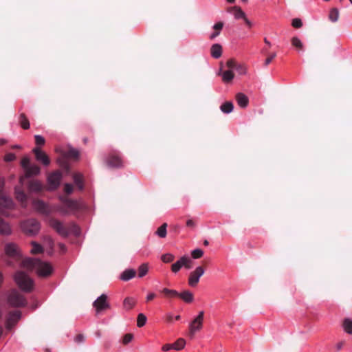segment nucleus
<instances>
[{"label": "nucleus", "instance_id": "obj_1", "mask_svg": "<svg viewBox=\"0 0 352 352\" xmlns=\"http://www.w3.org/2000/svg\"><path fill=\"white\" fill-rule=\"evenodd\" d=\"M56 152H58V151L56 150ZM79 155L78 151L73 148H69L67 151L60 150L56 159L60 170H56L51 176H63V174H71V166L69 160L77 161Z\"/></svg>", "mask_w": 352, "mask_h": 352}, {"label": "nucleus", "instance_id": "obj_2", "mask_svg": "<svg viewBox=\"0 0 352 352\" xmlns=\"http://www.w3.org/2000/svg\"><path fill=\"white\" fill-rule=\"evenodd\" d=\"M22 264L28 270H34L41 277L49 276L53 272V267L49 263L43 262L38 258H25L23 261Z\"/></svg>", "mask_w": 352, "mask_h": 352}, {"label": "nucleus", "instance_id": "obj_3", "mask_svg": "<svg viewBox=\"0 0 352 352\" xmlns=\"http://www.w3.org/2000/svg\"><path fill=\"white\" fill-rule=\"evenodd\" d=\"M60 200L61 204L58 206L57 210L63 214L78 211L82 207V204L80 201L70 199L66 196L60 197Z\"/></svg>", "mask_w": 352, "mask_h": 352}, {"label": "nucleus", "instance_id": "obj_4", "mask_svg": "<svg viewBox=\"0 0 352 352\" xmlns=\"http://www.w3.org/2000/svg\"><path fill=\"white\" fill-rule=\"evenodd\" d=\"M20 165L25 173V176H36L41 173V167L32 162L28 156L21 158Z\"/></svg>", "mask_w": 352, "mask_h": 352}, {"label": "nucleus", "instance_id": "obj_5", "mask_svg": "<svg viewBox=\"0 0 352 352\" xmlns=\"http://www.w3.org/2000/svg\"><path fill=\"white\" fill-rule=\"evenodd\" d=\"M14 280L19 288L25 292H30L33 289L32 280L23 272H16Z\"/></svg>", "mask_w": 352, "mask_h": 352}, {"label": "nucleus", "instance_id": "obj_6", "mask_svg": "<svg viewBox=\"0 0 352 352\" xmlns=\"http://www.w3.org/2000/svg\"><path fill=\"white\" fill-rule=\"evenodd\" d=\"M8 302L12 307H25L28 302L26 298L17 290H12L8 296Z\"/></svg>", "mask_w": 352, "mask_h": 352}, {"label": "nucleus", "instance_id": "obj_7", "mask_svg": "<svg viewBox=\"0 0 352 352\" xmlns=\"http://www.w3.org/2000/svg\"><path fill=\"white\" fill-rule=\"evenodd\" d=\"M21 228L25 234L34 235L37 234L40 230V223L36 219H28L22 223Z\"/></svg>", "mask_w": 352, "mask_h": 352}, {"label": "nucleus", "instance_id": "obj_8", "mask_svg": "<svg viewBox=\"0 0 352 352\" xmlns=\"http://www.w3.org/2000/svg\"><path fill=\"white\" fill-rule=\"evenodd\" d=\"M4 186V181L3 177H0V212L4 214L5 209H10L13 206V201L12 199L6 197L1 192Z\"/></svg>", "mask_w": 352, "mask_h": 352}, {"label": "nucleus", "instance_id": "obj_9", "mask_svg": "<svg viewBox=\"0 0 352 352\" xmlns=\"http://www.w3.org/2000/svg\"><path fill=\"white\" fill-rule=\"evenodd\" d=\"M6 254L12 258L19 260L21 257L20 249L14 243H8L4 248Z\"/></svg>", "mask_w": 352, "mask_h": 352}, {"label": "nucleus", "instance_id": "obj_10", "mask_svg": "<svg viewBox=\"0 0 352 352\" xmlns=\"http://www.w3.org/2000/svg\"><path fill=\"white\" fill-rule=\"evenodd\" d=\"M205 272L204 267L203 266H198L195 270L191 272L188 277V285L190 287H196L199 282V278Z\"/></svg>", "mask_w": 352, "mask_h": 352}, {"label": "nucleus", "instance_id": "obj_11", "mask_svg": "<svg viewBox=\"0 0 352 352\" xmlns=\"http://www.w3.org/2000/svg\"><path fill=\"white\" fill-rule=\"evenodd\" d=\"M204 316V312L203 311H200L198 316L190 322L189 326L190 337L192 338L197 331L201 329L203 327Z\"/></svg>", "mask_w": 352, "mask_h": 352}, {"label": "nucleus", "instance_id": "obj_12", "mask_svg": "<svg viewBox=\"0 0 352 352\" xmlns=\"http://www.w3.org/2000/svg\"><path fill=\"white\" fill-rule=\"evenodd\" d=\"M19 182L21 186L26 184L30 192H40L43 189V185L37 180H28L30 177H19Z\"/></svg>", "mask_w": 352, "mask_h": 352}, {"label": "nucleus", "instance_id": "obj_13", "mask_svg": "<svg viewBox=\"0 0 352 352\" xmlns=\"http://www.w3.org/2000/svg\"><path fill=\"white\" fill-rule=\"evenodd\" d=\"M106 164L111 168H121L123 166V160L121 156L116 153H110L106 158Z\"/></svg>", "mask_w": 352, "mask_h": 352}, {"label": "nucleus", "instance_id": "obj_14", "mask_svg": "<svg viewBox=\"0 0 352 352\" xmlns=\"http://www.w3.org/2000/svg\"><path fill=\"white\" fill-rule=\"evenodd\" d=\"M50 226L54 228L60 235L66 237L69 234V228L64 225L60 221L56 219H52L50 221Z\"/></svg>", "mask_w": 352, "mask_h": 352}, {"label": "nucleus", "instance_id": "obj_15", "mask_svg": "<svg viewBox=\"0 0 352 352\" xmlns=\"http://www.w3.org/2000/svg\"><path fill=\"white\" fill-rule=\"evenodd\" d=\"M32 153L34 154L35 160L43 166H48L50 164L51 161L49 156L40 148H34Z\"/></svg>", "mask_w": 352, "mask_h": 352}, {"label": "nucleus", "instance_id": "obj_16", "mask_svg": "<svg viewBox=\"0 0 352 352\" xmlns=\"http://www.w3.org/2000/svg\"><path fill=\"white\" fill-rule=\"evenodd\" d=\"M93 307L96 309L97 314H99L102 311L110 308V305L107 302V296L106 294H102L99 296L93 303Z\"/></svg>", "mask_w": 352, "mask_h": 352}, {"label": "nucleus", "instance_id": "obj_17", "mask_svg": "<svg viewBox=\"0 0 352 352\" xmlns=\"http://www.w3.org/2000/svg\"><path fill=\"white\" fill-rule=\"evenodd\" d=\"M21 316V312L20 311L16 310L10 311L8 314L6 320V329L8 330H11L17 323V322L20 320Z\"/></svg>", "mask_w": 352, "mask_h": 352}, {"label": "nucleus", "instance_id": "obj_18", "mask_svg": "<svg viewBox=\"0 0 352 352\" xmlns=\"http://www.w3.org/2000/svg\"><path fill=\"white\" fill-rule=\"evenodd\" d=\"M34 208L41 213L48 214L50 212L48 206L41 200H34L33 201Z\"/></svg>", "mask_w": 352, "mask_h": 352}, {"label": "nucleus", "instance_id": "obj_19", "mask_svg": "<svg viewBox=\"0 0 352 352\" xmlns=\"http://www.w3.org/2000/svg\"><path fill=\"white\" fill-rule=\"evenodd\" d=\"M15 195L16 199L25 207L26 206L27 196L21 186H16L15 188Z\"/></svg>", "mask_w": 352, "mask_h": 352}, {"label": "nucleus", "instance_id": "obj_20", "mask_svg": "<svg viewBox=\"0 0 352 352\" xmlns=\"http://www.w3.org/2000/svg\"><path fill=\"white\" fill-rule=\"evenodd\" d=\"M12 234V228L10 224L0 218V234L8 236Z\"/></svg>", "mask_w": 352, "mask_h": 352}, {"label": "nucleus", "instance_id": "obj_21", "mask_svg": "<svg viewBox=\"0 0 352 352\" xmlns=\"http://www.w3.org/2000/svg\"><path fill=\"white\" fill-rule=\"evenodd\" d=\"M178 298H181L186 303H190L194 300L193 294L189 290H184L181 293H179Z\"/></svg>", "mask_w": 352, "mask_h": 352}, {"label": "nucleus", "instance_id": "obj_22", "mask_svg": "<svg viewBox=\"0 0 352 352\" xmlns=\"http://www.w3.org/2000/svg\"><path fill=\"white\" fill-rule=\"evenodd\" d=\"M236 100L238 104L242 108L246 107L249 102L248 97L242 93H239L236 95Z\"/></svg>", "mask_w": 352, "mask_h": 352}, {"label": "nucleus", "instance_id": "obj_23", "mask_svg": "<svg viewBox=\"0 0 352 352\" xmlns=\"http://www.w3.org/2000/svg\"><path fill=\"white\" fill-rule=\"evenodd\" d=\"M210 53L213 58H219L222 54V47L219 44H214L210 48Z\"/></svg>", "mask_w": 352, "mask_h": 352}, {"label": "nucleus", "instance_id": "obj_24", "mask_svg": "<svg viewBox=\"0 0 352 352\" xmlns=\"http://www.w3.org/2000/svg\"><path fill=\"white\" fill-rule=\"evenodd\" d=\"M136 271L133 269H128L124 270L121 274V279L124 281H128L135 277Z\"/></svg>", "mask_w": 352, "mask_h": 352}, {"label": "nucleus", "instance_id": "obj_25", "mask_svg": "<svg viewBox=\"0 0 352 352\" xmlns=\"http://www.w3.org/2000/svg\"><path fill=\"white\" fill-rule=\"evenodd\" d=\"M60 178L61 177H47L48 188L51 190L57 188L60 183Z\"/></svg>", "mask_w": 352, "mask_h": 352}, {"label": "nucleus", "instance_id": "obj_26", "mask_svg": "<svg viewBox=\"0 0 352 352\" xmlns=\"http://www.w3.org/2000/svg\"><path fill=\"white\" fill-rule=\"evenodd\" d=\"M185 260H186L185 258V256H182L180 258L179 260H178L177 262H175V263H173L172 265H171V270L173 273H177L178 272L181 268L182 267H184V264H185Z\"/></svg>", "mask_w": 352, "mask_h": 352}, {"label": "nucleus", "instance_id": "obj_27", "mask_svg": "<svg viewBox=\"0 0 352 352\" xmlns=\"http://www.w3.org/2000/svg\"><path fill=\"white\" fill-rule=\"evenodd\" d=\"M223 28V23L219 21L215 23L213 26L214 32L210 36V39L212 40L220 34L221 30Z\"/></svg>", "mask_w": 352, "mask_h": 352}, {"label": "nucleus", "instance_id": "obj_28", "mask_svg": "<svg viewBox=\"0 0 352 352\" xmlns=\"http://www.w3.org/2000/svg\"><path fill=\"white\" fill-rule=\"evenodd\" d=\"M162 293L168 298H173L179 296V292L175 289L164 288L162 290Z\"/></svg>", "mask_w": 352, "mask_h": 352}, {"label": "nucleus", "instance_id": "obj_29", "mask_svg": "<svg viewBox=\"0 0 352 352\" xmlns=\"http://www.w3.org/2000/svg\"><path fill=\"white\" fill-rule=\"evenodd\" d=\"M233 108H234L233 104L230 101L225 102L220 107V109L224 113H229L232 112L233 110Z\"/></svg>", "mask_w": 352, "mask_h": 352}, {"label": "nucleus", "instance_id": "obj_30", "mask_svg": "<svg viewBox=\"0 0 352 352\" xmlns=\"http://www.w3.org/2000/svg\"><path fill=\"white\" fill-rule=\"evenodd\" d=\"M234 77L232 70H226L222 73V80L224 82H230Z\"/></svg>", "mask_w": 352, "mask_h": 352}, {"label": "nucleus", "instance_id": "obj_31", "mask_svg": "<svg viewBox=\"0 0 352 352\" xmlns=\"http://www.w3.org/2000/svg\"><path fill=\"white\" fill-rule=\"evenodd\" d=\"M19 123L23 129L30 128V122L25 113H21L19 116Z\"/></svg>", "mask_w": 352, "mask_h": 352}, {"label": "nucleus", "instance_id": "obj_32", "mask_svg": "<svg viewBox=\"0 0 352 352\" xmlns=\"http://www.w3.org/2000/svg\"><path fill=\"white\" fill-rule=\"evenodd\" d=\"M342 327L346 333L352 334V320L350 318H345L343 320Z\"/></svg>", "mask_w": 352, "mask_h": 352}, {"label": "nucleus", "instance_id": "obj_33", "mask_svg": "<svg viewBox=\"0 0 352 352\" xmlns=\"http://www.w3.org/2000/svg\"><path fill=\"white\" fill-rule=\"evenodd\" d=\"M167 223H163L160 227H159L156 231V234L160 238H165L167 234L166 232Z\"/></svg>", "mask_w": 352, "mask_h": 352}, {"label": "nucleus", "instance_id": "obj_34", "mask_svg": "<svg viewBox=\"0 0 352 352\" xmlns=\"http://www.w3.org/2000/svg\"><path fill=\"white\" fill-rule=\"evenodd\" d=\"M136 301L133 298L127 297L124 300V307L126 309H131L135 305Z\"/></svg>", "mask_w": 352, "mask_h": 352}, {"label": "nucleus", "instance_id": "obj_35", "mask_svg": "<svg viewBox=\"0 0 352 352\" xmlns=\"http://www.w3.org/2000/svg\"><path fill=\"white\" fill-rule=\"evenodd\" d=\"M339 18V11L337 8H332L329 12V19L332 22H336Z\"/></svg>", "mask_w": 352, "mask_h": 352}, {"label": "nucleus", "instance_id": "obj_36", "mask_svg": "<svg viewBox=\"0 0 352 352\" xmlns=\"http://www.w3.org/2000/svg\"><path fill=\"white\" fill-rule=\"evenodd\" d=\"M148 271V266L147 263L142 264L138 268V276L140 278L144 277Z\"/></svg>", "mask_w": 352, "mask_h": 352}, {"label": "nucleus", "instance_id": "obj_37", "mask_svg": "<svg viewBox=\"0 0 352 352\" xmlns=\"http://www.w3.org/2000/svg\"><path fill=\"white\" fill-rule=\"evenodd\" d=\"M186 344V341L183 338H179L175 343L173 344V349L175 350H181L184 348Z\"/></svg>", "mask_w": 352, "mask_h": 352}, {"label": "nucleus", "instance_id": "obj_38", "mask_svg": "<svg viewBox=\"0 0 352 352\" xmlns=\"http://www.w3.org/2000/svg\"><path fill=\"white\" fill-rule=\"evenodd\" d=\"M291 41L292 45L296 47L298 50H302L303 49L302 43L298 37H293Z\"/></svg>", "mask_w": 352, "mask_h": 352}, {"label": "nucleus", "instance_id": "obj_39", "mask_svg": "<svg viewBox=\"0 0 352 352\" xmlns=\"http://www.w3.org/2000/svg\"><path fill=\"white\" fill-rule=\"evenodd\" d=\"M146 322V317L143 314H139L137 318V326L138 327H143Z\"/></svg>", "mask_w": 352, "mask_h": 352}, {"label": "nucleus", "instance_id": "obj_40", "mask_svg": "<svg viewBox=\"0 0 352 352\" xmlns=\"http://www.w3.org/2000/svg\"><path fill=\"white\" fill-rule=\"evenodd\" d=\"M162 261L164 263H170L173 262L175 259V256L173 254L170 253L164 254L161 257Z\"/></svg>", "mask_w": 352, "mask_h": 352}, {"label": "nucleus", "instance_id": "obj_41", "mask_svg": "<svg viewBox=\"0 0 352 352\" xmlns=\"http://www.w3.org/2000/svg\"><path fill=\"white\" fill-rule=\"evenodd\" d=\"M32 248L31 250V252L32 254H38L41 253L43 251V248L36 242H32Z\"/></svg>", "mask_w": 352, "mask_h": 352}, {"label": "nucleus", "instance_id": "obj_42", "mask_svg": "<svg viewBox=\"0 0 352 352\" xmlns=\"http://www.w3.org/2000/svg\"><path fill=\"white\" fill-rule=\"evenodd\" d=\"M234 16L236 19L245 18V14L239 7H235V11L234 12Z\"/></svg>", "mask_w": 352, "mask_h": 352}, {"label": "nucleus", "instance_id": "obj_43", "mask_svg": "<svg viewBox=\"0 0 352 352\" xmlns=\"http://www.w3.org/2000/svg\"><path fill=\"white\" fill-rule=\"evenodd\" d=\"M75 185L79 190H82L84 187L83 177H74Z\"/></svg>", "mask_w": 352, "mask_h": 352}, {"label": "nucleus", "instance_id": "obj_44", "mask_svg": "<svg viewBox=\"0 0 352 352\" xmlns=\"http://www.w3.org/2000/svg\"><path fill=\"white\" fill-rule=\"evenodd\" d=\"M204 254V252L201 249H195L191 252L192 257L193 258H199Z\"/></svg>", "mask_w": 352, "mask_h": 352}, {"label": "nucleus", "instance_id": "obj_45", "mask_svg": "<svg viewBox=\"0 0 352 352\" xmlns=\"http://www.w3.org/2000/svg\"><path fill=\"white\" fill-rule=\"evenodd\" d=\"M34 139L36 145L43 146L45 144V140L43 136L40 135H36L34 136Z\"/></svg>", "mask_w": 352, "mask_h": 352}, {"label": "nucleus", "instance_id": "obj_46", "mask_svg": "<svg viewBox=\"0 0 352 352\" xmlns=\"http://www.w3.org/2000/svg\"><path fill=\"white\" fill-rule=\"evenodd\" d=\"M292 25L295 28H300L302 26V22L301 19L296 18L292 20Z\"/></svg>", "mask_w": 352, "mask_h": 352}, {"label": "nucleus", "instance_id": "obj_47", "mask_svg": "<svg viewBox=\"0 0 352 352\" xmlns=\"http://www.w3.org/2000/svg\"><path fill=\"white\" fill-rule=\"evenodd\" d=\"M69 233H73L75 235H78L80 233V229L76 224H72L69 228Z\"/></svg>", "mask_w": 352, "mask_h": 352}, {"label": "nucleus", "instance_id": "obj_48", "mask_svg": "<svg viewBox=\"0 0 352 352\" xmlns=\"http://www.w3.org/2000/svg\"><path fill=\"white\" fill-rule=\"evenodd\" d=\"M16 159V155L12 153H9L5 155L4 160L7 162H10Z\"/></svg>", "mask_w": 352, "mask_h": 352}, {"label": "nucleus", "instance_id": "obj_49", "mask_svg": "<svg viewBox=\"0 0 352 352\" xmlns=\"http://www.w3.org/2000/svg\"><path fill=\"white\" fill-rule=\"evenodd\" d=\"M133 338V336L131 333L125 334L122 339V343L124 344H127L132 340Z\"/></svg>", "mask_w": 352, "mask_h": 352}, {"label": "nucleus", "instance_id": "obj_50", "mask_svg": "<svg viewBox=\"0 0 352 352\" xmlns=\"http://www.w3.org/2000/svg\"><path fill=\"white\" fill-rule=\"evenodd\" d=\"M185 258L186 260H185V262H184L185 264L183 265L184 267L185 268H186V269H191L192 267V260L189 257H188L186 256H185Z\"/></svg>", "mask_w": 352, "mask_h": 352}, {"label": "nucleus", "instance_id": "obj_51", "mask_svg": "<svg viewBox=\"0 0 352 352\" xmlns=\"http://www.w3.org/2000/svg\"><path fill=\"white\" fill-rule=\"evenodd\" d=\"M226 65L229 69H236L237 63L234 60L229 59L226 63Z\"/></svg>", "mask_w": 352, "mask_h": 352}, {"label": "nucleus", "instance_id": "obj_52", "mask_svg": "<svg viewBox=\"0 0 352 352\" xmlns=\"http://www.w3.org/2000/svg\"><path fill=\"white\" fill-rule=\"evenodd\" d=\"M73 186L70 184H65L64 190L67 194L69 195L73 192Z\"/></svg>", "mask_w": 352, "mask_h": 352}, {"label": "nucleus", "instance_id": "obj_53", "mask_svg": "<svg viewBox=\"0 0 352 352\" xmlns=\"http://www.w3.org/2000/svg\"><path fill=\"white\" fill-rule=\"evenodd\" d=\"M276 56V53H272V54H270L266 59H265V65L267 66L272 61V60Z\"/></svg>", "mask_w": 352, "mask_h": 352}, {"label": "nucleus", "instance_id": "obj_54", "mask_svg": "<svg viewBox=\"0 0 352 352\" xmlns=\"http://www.w3.org/2000/svg\"><path fill=\"white\" fill-rule=\"evenodd\" d=\"M240 74H244L246 72L245 67L242 65H237L235 69Z\"/></svg>", "mask_w": 352, "mask_h": 352}, {"label": "nucleus", "instance_id": "obj_55", "mask_svg": "<svg viewBox=\"0 0 352 352\" xmlns=\"http://www.w3.org/2000/svg\"><path fill=\"white\" fill-rule=\"evenodd\" d=\"M84 336L82 334H78L75 338H74V340L77 343H80V342H82L84 341Z\"/></svg>", "mask_w": 352, "mask_h": 352}, {"label": "nucleus", "instance_id": "obj_56", "mask_svg": "<svg viewBox=\"0 0 352 352\" xmlns=\"http://www.w3.org/2000/svg\"><path fill=\"white\" fill-rule=\"evenodd\" d=\"M172 349H173V344H166L162 346V350L164 351H168Z\"/></svg>", "mask_w": 352, "mask_h": 352}, {"label": "nucleus", "instance_id": "obj_57", "mask_svg": "<svg viewBox=\"0 0 352 352\" xmlns=\"http://www.w3.org/2000/svg\"><path fill=\"white\" fill-rule=\"evenodd\" d=\"M155 296H156V295L154 293L148 294V295L146 296V301L147 302L151 301L152 300H153L155 298Z\"/></svg>", "mask_w": 352, "mask_h": 352}, {"label": "nucleus", "instance_id": "obj_58", "mask_svg": "<svg viewBox=\"0 0 352 352\" xmlns=\"http://www.w3.org/2000/svg\"><path fill=\"white\" fill-rule=\"evenodd\" d=\"M344 343H345V342H344V341H341V342H338V343L336 344V349H337L338 351H340V350L342 349L343 346L344 345Z\"/></svg>", "mask_w": 352, "mask_h": 352}, {"label": "nucleus", "instance_id": "obj_59", "mask_svg": "<svg viewBox=\"0 0 352 352\" xmlns=\"http://www.w3.org/2000/svg\"><path fill=\"white\" fill-rule=\"evenodd\" d=\"M186 226H187L188 227L193 228V227H195V222L193 221V220H192V219H188V220L186 221Z\"/></svg>", "mask_w": 352, "mask_h": 352}, {"label": "nucleus", "instance_id": "obj_60", "mask_svg": "<svg viewBox=\"0 0 352 352\" xmlns=\"http://www.w3.org/2000/svg\"><path fill=\"white\" fill-rule=\"evenodd\" d=\"M166 320L168 322H171L173 320V317L170 314H168L166 316Z\"/></svg>", "mask_w": 352, "mask_h": 352}, {"label": "nucleus", "instance_id": "obj_61", "mask_svg": "<svg viewBox=\"0 0 352 352\" xmlns=\"http://www.w3.org/2000/svg\"><path fill=\"white\" fill-rule=\"evenodd\" d=\"M58 246H59L60 250V251H61L62 252H65L66 251V249H67V248H66V246H65L64 244H63V243H60V244L58 245Z\"/></svg>", "mask_w": 352, "mask_h": 352}, {"label": "nucleus", "instance_id": "obj_62", "mask_svg": "<svg viewBox=\"0 0 352 352\" xmlns=\"http://www.w3.org/2000/svg\"><path fill=\"white\" fill-rule=\"evenodd\" d=\"M244 19V21L245 23H246V25L249 27V28H251L252 27V23L248 20V18H246V16H245V18H243Z\"/></svg>", "mask_w": 352, "mask_h": 352}, {"label": "nucleus", "instance_id": "obj_63", "mask_svg": "<svg viewBox=\"0 0 352 352\" xmlns=\"http://www.w3.org/2000/svg\"><path fill=\"white\" fill-rule=\"evenodd\" d=\"M235 7H236V6H234V7H230V8H228L227 9V11H228V12H234L235 11Z\"/></svg>", "mask_w": 352, "mask_h": 352}, {"label": "nucleus", "instance_id": "obj_64", "mask_svg": "<svg viewBox=\"0 0 352 352\" xmlns=\"http://www.w3.org/2000/svg\"><path fill=\"white\" fill-rule=\"evenodd\" d=\"M6 143V140L4 139H0V145H3Z\"/></svg>", "mask_w": 352, "mask_h": 352}]
</instances>
